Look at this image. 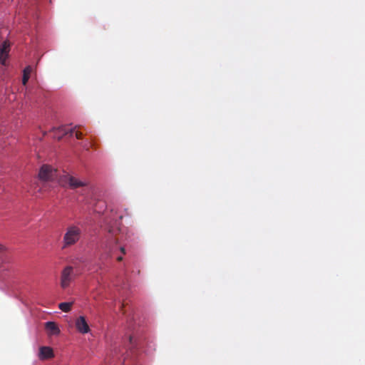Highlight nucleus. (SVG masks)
Segmentation results:
<instances>
[{
	"mask_svg": "<svg viewBox=\"0 0 365 365\" xmlns=\"http://www.w3.org/2000/svg\"><path fill=\"white\" fill-rule=\"evenodd\" d=\"M81 229L74 225L67 227L63 237V248H67L76 245L81 239Z\"/></svg>",
	"mask_w": 365,
	"mask_h": 365,
	"instance_id": "f257e3e1",
	"label": "nucleus"
},
{
	"mask_svg": "<svg viewBox=\"0 0 365 365\" xmlns=\"http://www.w3.org/2000/svg\"><path fill=\"white\" fill-rule=\"evenodd\" d=\"M58 181L61 186L68 187L71 190L88 185L86 180H81L69 173H65L61 175Z\"/></svg>",
	"mask_w": 365,
	"mask_h": 365,
	"instance_id": "f03ea898",
	"label": "nucleus"
},
{
	"mask_svg": "<svg viewBox=\"0 0 365 365\" xmlns=\"http://www.w3.org/2000/svg\"><path fill=\"white\" fill-rule=\"evenodd\" d=\"M73 268L71 266H66L61 273L60 284L62 289H66L69 287L73 280Z\"/></svg>",
	"mask_w": 365,
	"mask_h": 365,
	"instance_id": "7ed1b4c3",
	"label": "nucleus"
},
{
	"mask_svg": "<svg viewBox=\"0 0 365 365\" xmlns=\"http://www.w3.org/2000/svg\"><path fill=\"white\" fill-rule=\"evenodd\" d=\"M38 176L43 181L53 180L57 178V170L50 165H44L41 168Z\"/></svg>",
	"mask_w": 365,
	"mask_h": 365,
	"instance_id": "20e7f679",
	"label": "nucleus"
},
{
	"mask_svg": "<svg viewBox=\"0 0 365 365\" xmlns=\"http://www.w3.org/2000/svg\"><path fill=\"white\" fill-rule=\"evenodd\" d=\"M76 128V126L73 128L69 129L67 126L62 125L56 128H53L52 131L54 133V138H58V140H61L64 135L67 134L72 135Z\"/></svg>",
	"mask_w": 365,
	"mask_h": 365,
	"instance_id": "39448f33",
	"label": "nucleus"
},
{
	"mask_svg": "<svg viewBox=\"0 0 365 365\" xmlns=\"http://www.w3.org/2000/svg\"><path fill=\"white\" fill-rule=\"evenodd\" d=\"M11 43L9 41H4L0 46V63L5 65L6 60L10 51Z\"/></svg>",
	"mask_w": 365,
	"mask_h": 365,
	"instance_id": "423d86ee",
	"label": "nucleus"
},
{
	"mask_svg": "<svg viewBox=\"0 0 365 365\" xmlns=\"http://www.w3.org/2000/svg\"><path fill=\"white\" fill-rule=\"evenodd\" d=\"M76 327L77 330L82 334H86L90 330L89 326L86 322L85 317L83 316L77 318L76 321Z\"/></svg>",
	"mask_w": 365,
	"mask_h": 365,
	"instance_id": "0eeeda50",
	"label": "nucleus"
},
{
	"mask_svg": "<svg viewBox=\"0 0 365 365\" xmlns=\"http://www.w3.org/2000/svg\"><path fill=\"white\" fill-rule=\"evenodd\" d=\"M53 349L49 346H41L39 349L38 357L41 360L53 357Z\"/></svg>",
	"mask_w": 365,
	"mask_h": 365,
	"instance_id": "6e6552de",
	"label": "nucleus"
},
{
	"mask_svg": "<svg viewBox=\"0 0 365 365\" xmlns=\"http://www.w3.org/2000/svg\"><path fill=\"white\" fill-rule=\"evenodd\" d=\"M45 329L48 335H58L60 333L58 327L53 322H46Z\"/></svg>",
	"mask_w": 365,
	"mask_h": 365,
	"instance_id": "1a4fd4ad",
	"label": "nucleus"
},
{
	"mask_svg": "<svg viewBox=\"0 0 365 365\" xmlns=\"http://www.w3.org/2000/svg\"><path fill=\"white\" fill-rule=\"evenodd\" d=\"M32 71V68L31 66H26L24 70V74L22 78V83L26 85L30 78V74Z\"/></svg>",
	"mask_w": 365,
	"mask_h": 365,
	"instance_id": "9d476101",
	"label": "nucleus"
},
{
	"mask_svg": "<svg viewBox=\"0 0 365 365\" xmlns=\"http://www.w3.org/2000/svg\"><path fill=\"white\" fill-rule=\"evenodd\" d=\"M72 304V302H62L58 304V307L61 311L68 312L71 310Z\"/></svg>",
	"mask_w": 365,
	"mask_h": 365,
	"instance_id": "9b49d317",
	"label": "nucleus"
},
{
	"mask_svg": "<svg viewBox=\"0 0 365 365\" xmlns=\"http://www.w3.org/2000/svg\"><path fill=\"white\" fill-rule=\"evenodd\" d=\"M82 136H83V134H82L81 132H79V131H76V138L81 139Z\"/></svg>",
	"mask_w": 365,
	"mask_h": 365,
	"instance_id": "f8f14e48",
	"label": "nucleus"
},
{
	"mask_svg": "<svg viewBox=\"0 0 365 365\" xmlns=\"http://www.w3.org/2000/svg\"><path fill=\"white\" fill-rule=\"evenodd\" d=\"M120 250L122 252L123 255L125 254V248L123 247H120Z\"/></svg>",
	"mask_w": 365,
	"mask_h": 365,
	"instance_id": "ddd939ff",
	"label": "nucleus"
},
{
	"mask_svg": "<svg viewBox=\"0 0 365 365\" xmlns=\"http://www.w3.org/2000/svg\"><path fill=\"white\" fill-rule=\"evenodd\" d=\"M4 247L0 244V253L2 252L4 250Z\"/></svg>",
	"mask_w": 365,
	"mask_h": 365,
	"instance_id": "4468645a",
	"label": "nucleus"
},
{
	"mask_svg": "<svg viewBox=\"0 0 365 365\" xmlns=\"http://www.w3.org/2000/svg\"><path fill=\"white\" fill-rule=\"evenodd\" d=\"M117 260H118V262L122 261V260H123V257H122V256H119V257H117Z\"/></svg>",
	"mask_w": 365,
	"mask_h": 365,
	"instance_id": "2eb2a0df",
	"label": "nucleus"
},
{
	"mask_svg": "<svg viewBox=\"0 0 365 365\" xmlns=\"http://www.w3.org/2000/svg\"><path fill=\"white\" fill-rule=\"evenodd\" d=\"M129 341H130V343L132 344L133 343V337L132 336H130L129 337Z\"/></svg>",
	"mask_w": 365,
	"mask_h": 365,
	"instance_id": "dca6fc26",
	"label": "nucleus"
}]
</instances>
